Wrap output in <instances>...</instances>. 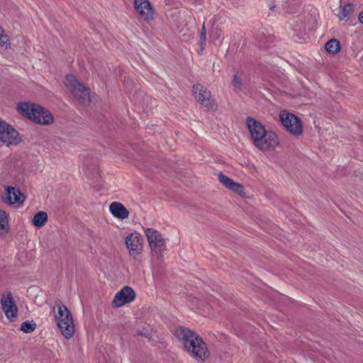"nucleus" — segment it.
Instances as JSON below:
<instances>
[{"label":"nucleus","mask_w":363,"mask_h":363,"mask_svg":"<svg viewBox=\"0 0 363 363\" xmlns=\"http://www.w3.org/2000/svg\"><path fill=\"white\" fill-rule=\"evenodd\" d=\"M174 334L182 342L185 350L194 357L205 359L208 357L206 343L189 328L179 327L174 330Z\"/></svg>","instance_id":"nucleus-1"},{"label":"nucleus","mask_w":363,"mask_h":363,"mask_svg":"<svg viewBox=\"0 0 363 363\" xmlns=\"http://www.w3.org/2000/svg\"><path fill=\"white\" fill-rule=\"evenodd\" d=\"M17 109L21 114L37 124L47 125L54 121L52 113L38 104L21 102L18 104Z\"/></svg>","instance_id":"nucleus-2"},{"label":"nucleus","mask_w":363,"mask_h":363,"mask_svg":"<svg viewBox=\"0 0 363 363\" xmlns=\"http://www.w3.org/2000/svg\"><path fill=\"white\" fill-rule=\"evenodd\" d=\"M53 311H56L55 320L62 335L67 339L72 337L74 333V325L67 307L60 301L55 302Z\"/></svg>","instance_id":"nucleus-3"},{"label":"nucleus","mask_w":363,"mask_h":363,"mask_svg":"<svg viewBox=\"0 0 363 363\" xmlns=\"http://www.w3.org/2000/svg\"><path fill=\"white\" fill-rule=\"evenodd\" d=\"M65 84L80 104H86L90 101L89 90L77 80L75 76L67 74Z\"/></svg>","instance_id":"nucleus-4"},{"label":"nucleus","mask_w":363,"mask_h":363,"mask_svg":"<svg viewBox=\"0 0 363 363\" xmlns=\"http://www.w3.org/2000/svg\"><path fill=\"white\" fill-rule=\"evenodd\" d=\"M279 118L285 129L295 136L301 135L303 133V125L301 120L294 113L287 111H281Z\"/></svg>","instance_id":"nucleus-5"},{"label":"nucleus","mask_w":363,"mask_h":363,"mask_svg":"<svg viewBox=\"0 0 363 363\" xmlns=\"http://www.w3.org/2000/svg\"><path fill=\"white\" fill-rule=\"evenodd\" d=\"M0 141L7 146L18 145L21 142L18 132L1 118H0Z\"/></svg>","instance_id":"nucleus-6"},{"label":"nucleus","mask_w":363,"mask_h":363,"mask_svg":"<svg viewBox=\"0 0 363 363\" xmlns=\"http://www.w3.org/2000/svg\"><path fill=\"white\" fill-rule=\"evenodd\" d=\"M145 233L151 250L162 256L165 250L166 242L161 233L154 228H146Z\"/></svg>","instance_id":"nucleus-7"},{"label":"nucleus","mask_w":363,"mask_h":363,"mask_svg":"<svg viewBox=\"0 0 363 363\" xmlns=\"http://www.w3.org/2000/svg\"><path fill=\"white\" fill-rule=\"evenodd\" d=\"M252 144L259 150L265 152L270 148L277 147L279 141L277 135L274 132L267 130L256 138Z\"/></svg>","instance_id":"nucleus-8"},{"label":"nucleus","mask_w":363,"mask_h":363,"mask_svg":"<svg viewBox=\"0 0 363 363\" xmlns=\"http://www.w3.org/2000/svg\"><path fill=\"white\" fill-rule=\"evenodd\" d=\"M193 94L195 99L208 109L215 110L216 105L211 97V92L203 85L198 84L193 86Z\"/></svg>","instance_id":"nucleus-9"},{"label":"nucleus","mask_w":363,"mask_h":363,"mask_svg":"<svg viewBox=\"0 0 363 363\" xmlns=\"http://www.w3.org/2000/svg\"><path fill=\"white\" fill-rule=\"evenodd\" d=\"M1 304L6 317L11 322L14 321L17 318L18 307L11 292L2 294Z\"/></svg>","instance_id":"nucleus-10"},{"label":"nucleus","mask_w":363,"mask_h":363,"mask_svg":"<svg viewBox=\"0 0 363 363\" xmlns=\"http://www.w3.org/2000/svg\"><path fill=\"white\" fill-rule=\"evenodd\" d=\"M129 255L135 259L143 251V238L139 233L129 234L125 240Z\"/></svg>","instance_id":"nucleus-11"},{"label":"nucleus","mask_w":363,"mask_h":363,"mask_svg":"<svg viewBox=\"0 0 363 363\" xmlns=\"http://www.w3.org/2000/svg\"><path fill=\"white\" fill-rule=\"evenodd\" d=\"M135 298V293L133 289L125 286L116 294L112 301V306L114 308H120L133 301Z\"/></svg>","instance_id":"nucleus-12"},{"label":"nucleus","mask_w":363,"mask_h":363,"mask_svg":"<svg viewBox=\"0 0 363 363\" xmlns=\"http://www.w3.org/2000/svg\"><path fill=\"white\" fill-rule=\"evenodd\" d=\"M135 9L145 21L154 18V11L148 0H134Z\"/></svg>","instance_id":"nucleus-13"},{"label":"nucleus","mask_w":363,"mask_h":363,"mask_svg":"<svg viewBox=\"0 0 363 363\" xmlns=\"http://www.w3.org/2000/svg\"><path fill=\"white\" fill-rule=\"evenodd\" d=\"M2 199L6 203L15 204L22 203L25 197L18 189L13 186H6Z\"/></svg>","instance_id":"nucleus-14"},{"label":"nucleus","mask_w":363,"mask_h":363,"mask_svg":"<svg viewBox=\"0 0 363 363\" xmlns=\"http://www.w3.org/2000/svg\"><path fill=\"white\" fill-rule=\"evenodd\" d=\"M246 125L250 133L252 143L259 136L267 130L265 127L258 121L252 117L246 118Z\"/></svg>","instance_id":"nucleus-15"},{"label":"nucleus","mask_w":363,"mask_h":363,"mask_svg":"<svg viewBox=\"0 0 363 363\" xmlns=\"http://www.w3.org/2000/svg\"><path fill=\"white\" fill-rule=\"evenodd\" d=\"M218 180L226 188L237 193L240 196H243L245 194L244 187L240 184L233 182L226 175L220 173L218 174Z\"/></svg>","instance_id":"nucleus-16"},{"label":"nucleus","mask_w":363,"mask_h":363,"mask_svg":"<svg viewBox=\"0 0 363 363\" xmlns=\"http://www.w3.org/2000/svg\"><path fill=\"white\" fill-rule=\"evenodd\" d=\"M109 211L114 217L120 219L127 218L129 216L128 211L118 202L111 203L109 206Z\"/></svg>","instance_id":"nucleus-17"},{"label":"nucleus","mask_w":363,"mask_h":363,"mask_svg":"<svg viewBox=\"0 0 363 363\" xmlns=\"http://www.w3.org/2000/svg\"><path fill=\"white\" fill-rule=\"evenodd\" d=\"M48 221V214L45 211H39L35 214L33 218V224L36 228H42Z\"/></svg>","instance_id":"nucleus-18"},{"label":"nucleus","mask_w":363,"mask_h":363,"mask_svg":"<svg viewBox=\"0 0 363 363\" xmlns=\"http://www.w3.org/2000/svg\"><path fill=\"white\" fill-rule=\"evenodd\" d=\"M9 230V220L5 211L0 210V236L7 233Z\"/></svg>","instance_id":"nucleus-19"},{"label":"nucleus","mask_w":363,"mask_h":363,"mask_svg":"<svg viewBox=\"0 0 363 363\" xmlns=\"http://www.w3.org/2000/svg\"><path fill=\"white\" fill-rule=\"evenodd\" d=\"M326 50L332 54L338 52L340 50V43L336 39H332L328 41L325 45Z\"/></svg>","instance_id":"nucleus-20"},{"label":"nucleus","mask_w":363,"mask_h":363,"mask_svg":"<svg viewBox=\"0 0 363 363\" xmlns=\"http://www.w3.org/2000/svg\"><path fill=\"white\" fill-rule=\"evenodd\" d=\"M354 6L351 4H346L342 9L341 13L339 15L340 20H347L350 16L354 12Z\"/></svg>","instance_id":"nucleus-21"},{"label":"nucleus","mask_w":363,"mask_h":363,"mask_svg":"<svg viewBox=\"0 0 363 363\" xmlns=\"http://www.w3.org/2000/svg\"><path fill=\"white\" fill-rule=\"evenodd\" d=\"M362 43V39L361 36V33H356L352 35V48L354 51L359 52L362 50L361 45Z\"/></svg>","instance_id":"nucleus-22"},{"label":"nucleus","mask_w":363,"mask_h":363,"mask_svg":"<svg viewBox=\"0 0 363 363\" xmlns=\"http://www.w3.org/2000/svg\"><path fill=\"white\" fill-rule=\"evenodd\" d=\"M36 328V324L33 322H23L21 325V330L26 333H32Z\"/></svg>","instance_id":"nucleus-23"},{"label":"nucleus","mask_w":363,"mask_h":363,"mask_svg":"<svg viewBox=\"0 0 363 363\" xmlns=\"http://www.w3.org/2000/svg\"><path fill=\"white\" fill-rule=\"evenodd\" d=\"M232 85L234 87V89L235 91H240L242 87V80L238 76V74H235L233 76V80H232Z\"/></svg>","instance_id":"nucleus-24"},{"label":"nucleus","mask_w":363,"mask_h":363,"mask_svg":"<svg viewBox=\"0 0 363 363\" xmlns=\"http://www.w3.org/2000/svg\"><path fill=\"white\" fill-rule=\"evenodd\" d=\"M206 31L204 24L203 25L202 29L200 33V48L201 50H204L206 45Z\"/></svg>","instance_id":"nucleus-25"},{"label":"nucleus","mask_w":363,"mask_h":363,"mask_svg":"<svg viewBox=\"0 0 363 363\" xmlns=\"http://www.w3.org/2000/svg\"><path fill=\"white\" fill-rule=\"evenodd\" d=\"M9 43V37L5 34L4 30L0 27V45H4Z\"/></svg>","instance_id":"nucleus-26"},{"label":"nucleus","mask_w":363,"mask_h":363,"mask_svg":"<svg viewBox=\"0 0 363 363\" xmlns=\"http://www.w3.org/2000/svg\"><path fill=\"white\" fill-rule=\"evenodd\" d=\"M358 19H359V21L360 23H363V11H361L359 13V17H358Z\"/></svg>","instance_id":"nucleus-27"}]
</instances>
